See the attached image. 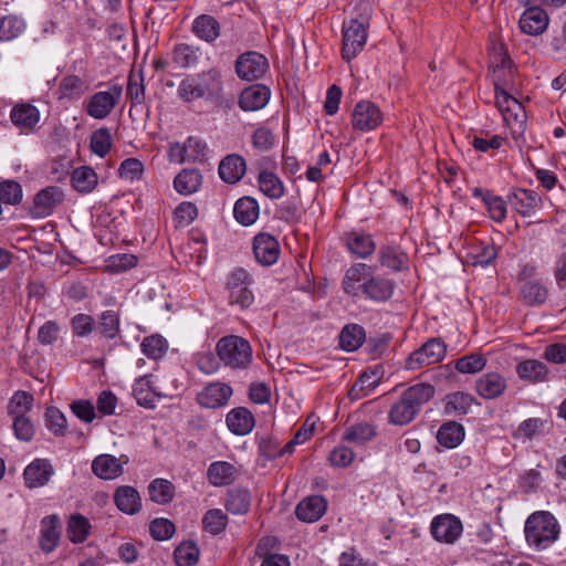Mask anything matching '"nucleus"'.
I'll list each match as a JSON object with an SVG mask.
<instances>
[{"mask_svg": "<svg viewBox=\"0 0 566 566\" xmlns=\"http://www.w3.org/2000/svg\"><path fill=\"white\" fill-rule=\"evenodd\" d=\"M376 433L377 429L375 424L369 422H359L349 426L346 429L343 439L352 443L363 444L374 439Z\"/></svg>", "mask_w": 566, "mask_h": 566, "instance_id": "44", "label": "nucleus"}, {"mask_svg": "<svg viewBox=\"0 0 566 566\" xmlns=\"http://www.w3.org/2000/svg\"><path fill=\"white\" fill-rule=\"evenodd\" d=\"M13 430L19 440L30 441L34 436V427L25 415L14 416Z\"/></svg>", "mask_w": 566, "mask_h": 566, "instance_id": "64", "label": "nucleus"}, {"mask_svg": "<svg viewBox=\"0 0 566 566\" xmlns=\"http://www.w3.org/2000/svg\"><path fill=\"white\" fill-rule=\"evenodd\" d=\"M232 394L231 386L226 382L214 381L203 387L197 395L196 400L202 408L217 409L226 406Z\"/></svg>", "mask_w": 566, "mask_h": 566, "instance_id": "12", "label": "nucleus"}, {"mask_svg": "<svg viewBox=\"0 0 566 566\" xmlns=\"http://www.w3.org/2000/svg\"><path fill=\"white\" fill-rule=\"evenodd\" d=\"M133 394L139 406L154 408L156 402V392L151 387V380L148 376L138 378L133 386Z\"/></svg>", "mask_w": 566, "mask_h": 566, "instance_id": "46", "label": "nucleus"}, {"mask_svg": "<svg viewBox=\"0 0 566 566\" xmlns=\"http://www.w3.org/2000/svg\"><path fill=\"white\" fill-rule=\"evenodd\" d=\"M446 353L447 346L441 338H430L408 356L405 361V368L416 370L440 363L444 358Z\"/></svg>", "mask_w": 566, "mask_h": 566, "instance_id": "5", "label": "nucleus"}, {"mask_svg": "<svg viewBox=\"0 0 566 566\" xmlns=\"http://www.w3.org/2000/svg\"><path fill=\"white\" fill-rule=\"evenodd\" d=\"M384 120L382 112L370 101L358 102L353 111V127L360 132L376 129Z\"/></svg>", "mask_w": 566, "mask_h": 566, "instance_id": "9", "label": "nucleus"}, {"mask_svg": "<svg viewBox=\"0 0 566 566\" xmlns=\"http://www.w3.org/2000/svg\"><path fill=\"white\" fill-rule=\"evenodd\" d=\"M506 387L505 378L496 371L483 374L475 381V390L484 399L499 398Z\"/></svg>", "mask_w": 566, "mask_h": 566, "instance_id": "16", "label": "nucleus"}, {"mask_svg": "<svg viewBox=\"0 0 566 566\" xmlns=\"http://www.w3.org/2000/svg\"><path fill=\"white\" fill-rule=\"evenodd\" d=\"M491 65L493 66L494 82L499 76H506L507 82L513 78V62L503 50L502 45L494 48L490 56Z\"/></svg>", "mask_w": 566, "mask_h": 566, "instance_id": "40", "label": "nucleus"}, {"mask_svg": "<svg viewBox=\"0 0 566 566\" xmlns=\"http://www.w3.org/2000/svg\"><path fill=\"white\" fill-rule=\"evenodd\" d=\"M431 534L438 542L453 544L462 534L460 518L452 514L436 516L431 522Z\"/></svg>", "mask_w": 566, "mask_h": 566, "instance_id": "11", "label": "nucleus"}, {"mask_svg": "<svg viewBox=\"0 0 566 566\" xmlns=\"http://www.w3.org/2000/svg\"><path fill=\"white\" fill-rule=\"evenodd\" d=\"M175 524L164 517L155 518L149 524V533L156 541H167L175 534Z\"/></svg>", "mask_w": 566, "mask_h": 566, "instance_id": "60", "label": "nucleus"}, {"mask_svg": "<svg viewBox=\"0 0 566 566\" xmlns=\"http://www.w3.org/2000/svg\"><path fill=\"white\" fill-rule=\"evenodd\" d=\"M251 506V493L241 488H233L228 491L226 499V509L235 515H243L249 512Z\"/></svg>", "mask_w": 566, "mask_h": 566, "instance_id": "35", "label": "nucleus"}, {"mask_svg": "<svg viewBox=\"0 0 566 566\" xmlns=\"http://www.w3.org/2000/svg\"><path fill=\"white\" fill-rule=\"evenodd\" d=\"M198 48L187 43H179L176 44L172 50V61L179 67H191L198 63Z\"/></svg>", "mask_w": 566, "mask_h": 566, "instance_id": "47", "label": "nucleus"}, {"mask_svg": "<svg viewBox=\"0 0 566 566\" xmlns=\"http://www.w3.org/2000/svg\"><path fill=\"white\" fill-rule=\"evenodd\" d=\"M475 401L470 394L455 391L446 397L444 411L448 415L463 416L467 415Z\"/></svg>", "mask_w": 566, "mask_h": 566, "instance_id": "39", "label": "nucleus"}, {"mask_svg": "<svg viewBox=\"0 0 566 566\" xmlns=\"http://www.w3.org/2000/svg\"><path fill=\"white\" fill-rule=\"evenodd\" d=\"M57 522L56 515L48 516L42 521L40 545L45 553L54 551L59 543L60 533L57 531Z\"/></svg>", "mask_w": 566, "mask_h": 566, "instance_id": "38", "label": "nucleus"}, {"mask_svg": "<svg viewBox=\"0 0 566 566\" xmlns=\"http://www.w3.org/2000/svg\"><path fill=\"white\" fill-rule=\"evenodd\" d=\"M123 88L120 85L115 84L107 92H97L88 99L85 111L95 119L106 118L122 97Z\"/></svg>", "mask_w": 566, "mask_h": 566, "instance_id": "7", "label": "nucleus"}, {"mask_svg": "<svg viewBox=\"0 0 566 566\" xmlns=\"http://www.w3.org/2000/svg\"><path fill=\"white\" fill-rule=\"evenodd\" d=\"M202 184V176L197 169L185 168L174 179V188L184 196L196 192Z\"/></svg>", "mask_w": 566, "mask_h": 566, "instance_id": "31", "label": "nucleus"}, {"mask_svg": "<svg viewBox=\"0 0 566 566\" xmlns=\"http://www.w3.org/2000/svg\"><path fill=\"white\" fill-rule=\"evenodd\" d=\"M226 422L229 430L237 436L250 433L255 424L254 416L244 407H238L229 411Z\"/></svg>", "mask_w": 566, "mask_h": 566, "instance_id": "21", "label": "nucleus"}, {"mask_svg": "<svg viewBox=\"0 0 566 566\" xmlns=\"http://www.w3.org/2000/svg\"><path fill=\"white\" fill-rule=\"evenodd\" d=\"M436 394V388L427 382L416 384L407 388L399 400L391 405L388 411V422L394 426H406L420 412L423 405Z\"/></svg>", "mask_w": 566, "mask_h": 566, "instance_id": "1", "label": "nucleus"}, {"mask_svg": "<svg viewBox=\"0 0 566 566\" xmlns=\"http://www.w3.org/2000/svg\"><path fill=\"white\" fill-rule=\"evenodd\" d=\"M521 300L528 306L543 305L548 297V289L537 280H528L521 284Z\"/></svg>", "mask_w": 566, "mask_h": 566, "instance_id": "28", "label": "nucleus"}, {"mask_svg": "<svg viewBox=\"0 0 566 566\" xmlns=\"http://www.w3.org/2000/svg\"><path fill=\"white\" fill-rule=\"evenodd\" d=\"M167 349V342L159 335H151L144 338L142 343L143 353L153 359L160 358Z\"/></svg>", "mask_w": 566, "mask_h": 566, "instance_id": "59", "label": "nucleus"}, {"mask_svg": "<svg viewBox=\"0 0 566 566\" xmlns=\"http://www.w3.org/2000/svg\"><path fill=\"white\" fill-rule=\"evenodd\" d=\"M71 180L78 192L88 193L97 185V175L91 167L82 166L73 170Z\"/></svg>", "mask_w": 566, "mask_h": 566, "instance_id": "42", "label": "nucleus"}, {"mask_svg": "<svg viewBox=\"0 0 566 566\" xmlns=\"http://www.w3.org/2000/svg\"><path fill=\"white\" fill-rule=\"evenodd\" d=\"M379 380L380 377L377 371H364L352 386L348 392L349 398L353 400H358L368 396L378 386Z\"/></svg>", "mask_w": 566, "mask_h": 566, "instance_id": "37", "label": "nucleus"}, {"mask_svg": "<svg viewBox=\"0 0 566 566\" xmlns=\"http://www.w3.org/2000/svg\"><path fill=\"white\" fill-rule=\"evenodd\" d=\"M174 555L178 566H193L199 558V548L193 542H182L176 547Z\"/></svg>", "mask_w": 566, "mask_h": 566, "instance_id": "54", "label": "nucleus"}, {"mask_svg": "<svg viewBox=\"0 0 566 566\" xmlns=\"http://www.w3.org/2000/svg\"><path fill=\"white\" fill-rule=\"evenodd\" d=\"M235 220L243 226H251L259 217V205L251 197L239 199L233 208Z\"/></svg>", "mask_w": 566, "mask_h": 566, "instance_id": "36", "label": "nucleus"}, {"mask_svg": "<svg viewBox=\"0 0 566 566\" xmlns=\"http://www.w3.org/2000/svg\"><path fill=\"white\" fill-rule=\"evenodd\" d=\"M326 509L327 503L323 496L312 495L296 505L295 515L302 522L313 523L324 515Z\"/></svg>", "mask_w": 566, "mask_h": 566, "instance_id": "19", "label": "nucleus"}, {"mask_svg": "<svg viewBox=\"0 0 566 566\" xmlns=\"http://www.w3.org/2000/svg\"><path fill=\"white\" fill-rule=\"evenodd\" d=\"M392 281L381 276H369V279L359 286L363 293L376 302L388 301L394 293Z\"/></svg>", "mask_w": 566, "mask_h": 566, "instance_id": "22", "label": "nucleus"}, {"mask_svg": "<svg viewBox=\"0 0 566 566\" xmlns=\"http://www.w3.org/2000/svg\"><path fill=\"white\" fill-rule=\"evenodd\" d=\"M63 200L64 192L60 187H45L34 196L30 213L33 218L49 217Z\"/></svg>", "mask_w": 566, "mask_h": 566, "instance_id": "10", "label": "nucleus"}, {"mask_svg": "<svg viewBox=\"0 0 566 566\" xmlns=\"http://www.w3.org/2000/svg\"><path fill=\"white\" fill-rule=\"evenodd\" d=\"M464 439V428L455 421L443 423L437 433L438 442L448 449L458 447Z\"/></svg>", "mask_w": 566, "mask_h": 566, "instance_id": "33", "label": "nucleus"}, {"mask_svg": "<svg viewBox=\"0 0 566 566\" xmlns=\"http://www.w3.org/2000/svg\"><path fill=\"white\" fill-rule=\"evenodd\" d=\"M245 171V160L235 154L226 156L219 165V176L227 184H237Z\"/></svg>", "mask_w": 566, "mask_h": 566, "instance_id": "23", "label": "nucleus"}, {"mask_svg": "<svg viewBox=\"0 0 566 566\" xmlns=\"http://www.w3.org/2000/svg\"><path fill=\"white\" fill-rule=\"evenodd\" d=\"M84 83L77 75H67L59 84V98H74L83 93Z\"/></svg>", "mask_w": 566, "mask_h": 566, "instance_id": "57", "label": "nucleus"}, {"mask_svg": "<svg viewBox=\"0 0 566 566\" xmlns=\"http://www.w3.org/2000/svg\"><path fill=\"white\" fill-rule=\"evenodd\" d=\"M511 207L523 217L531 216L542 205L541 196L523 188L515 189L507 196Z\"/></svg>", "mask_w": 566, "mask_h": 566, "instance_id": "14", "label": "nucleus"}, {"mask_svg": "<svg viewBox=\"0 0 566 566\" xmlns=\"http://www.w3.org/2000/svg\"><path fill=\"white\" fill-rule=\"evenodd\" d=\"M235 469L226 461L212 462L207 471L209 482L214 486L231 484L234 480Z\"/></svg>", "mask_w": 566, "mask_h": 566, "instance_id": "34", "label": "nucleus"}, {"mask_svg": "<svg viewBox=\"0 0 566 566\" xmlns=\"http://www.w3.org/2000/svg\"><path fill=\"white\" fill-rule=\"evenodd\" d=\"M280 244L275 237L269 233H259L253 240L255 260L262 265L274 264L280 256Z\"/></svg>", "mask_w": 566, "mask_h": 566, "instance_id": "13", "label": "nucleus"}, {"mask_svg": "<svg viewBox=\"0 0 566 566\" xmlns=\"http://www.w3.org/2000/svg\"><path fill=\"white\" fill-rule=\"evenodd\" d=\"M149 497L158 504L169 503L175 493L172 483L165 479H155L148 486Z\"/></svg>", "mask_w": 566, "mask_h": 566, "instance_id": "48", "label": "nucleus"}, {"mask_svg": "<svg viewBox=\"0 0 566 566\" xmlns=\"http://www.w3.org/2000/svg\"><path fill=\"white\" fill-rule=\"evenodd\" d=\"M12 123L21 130H32L40 120V112L31 104L15 105L10 113Z\"/></svg>", "mask_w": 566, "mask_h": 566, "instance_id": "27", "label": "nucleus"}, {"mask_svg": "<svg viewBox=\"0 0 566 566\" xmlns=\"http://www.w3.org/2000/svg\"><path fill=\"white\" fill-rule=\"evenodd\" d=\"M516 374L522 380L532 384L544 382L548 380L549 370L547 366L536 359H525L516 366Z\"/></svg>", "mask_w": 566, "mask_h": 566, "instance_id": "26", "label": "nucleus"}, {"mask_svg": "<svg viewBox=\"0 0 566 566\" xmlns=\"http://www.w3.org/2000/svg\"><path fill=\"white\" fill-rule=\"evenodd\" d=\"M127 95L132 101V104H142L145 99V85L143 71L133 70L128 76L127 83Z\"/></svg>", "mask_w": 566, "mask_h": 566, "instance_id": "52", "label": "nucleus"}, {"mask_svg": "<svg viewBox=\"0 0 566 566\" xmlns=\"http://www.w3.org/2000/svg\"><path fill=\"white\" fill-rule=\"evenodd\" d=\"M260 190L271 199H280L284 196L282 180L271 171H262L258 177Z\"/></svg>", "mask_w": 566, "mask_h": 566, "instance_id": "45", "label": "nucleus"}, {"mask_svg": "<svg viewBox=\"0 0 566 566\" xmlns=\"http://www.w3.org/2000/svg\"><path fill=\"white\" fill-rule=\"evenodd\" d=\"M234 66L239 78L250 82L261 78L266 73L269 62L263 54L248 51L238 56Z\"/></svg>", "mask_w": 566, "mask_h": 566, "instance_id": "8", "label": "nucleus"}, {"mask_svg": "<svg viewBox=\"0 0 566 566\" xmlns=\"http://www.w3.org/2000/svg\"><path fill=\"white\" fill-rule=\"evenodd\" d=\"M223 81L221 72L211 69L186 76L179 84L177 93L185 102L195 99L216 101L221 97Z\"/></svg>", "mask_w": 566, "mask_h": 566, "instance_id": "2", "label": "nucleus"}, {"mask_svg": "<svg viewBox=\"0 0 566 566\" xmlns=\"http://www.w3.org/2000/svg\"><path fill=\"white\" fill-rule=\"evenodd\" d=\"M24 28V21L17 15L0 18V41H10L19 36Z\"/></svg>", "mask_w": 566, "mask_h": 566, "instance_id": "51", "label": "nucleus"}, {"mask_svg": "<svg viewBox=\"0 0 566 566\" xmlns=\"http://www.w3.org/2000/svg\"><path fill=\"white\" fill-rule=\"evenodd\" d=\"M112 145V134L107 127L96 129L91 136V149L95 155L102 158L109 153Z\"/></svg>", "mask_w": 566, "mask_h": 566, "instance_id": "50", "label": "nucleus"}, {"mask_svg": "<svg viewBox=\"0 0 566 566\" xmlns=\"http://www.w3.org/2000/svg\"><path fill=\"white\" fill-rule=\"evenodd\" d=\"M216 353L220 361L231 369H247L252 363L250 343L238 335L221 337L216 345Z\"/></svg>", "mask_w": 566, "mask_h": 566, "instance_id": "4", "label": "nucleus"}, {"mask_svg": "<svg viewBox=\"0 0 566 566\" xmlns=\"http://www.w3.org/2000/svg\"><path fill=\"white\" fill-rule=\"evenodd\" d=\"M367 41V30L364 22L350 19L343 23L342 56L347 62L352 61L363 51Z\"/></svg>", "mask_w": 566, "mask_h": 566, "instance_id": "6", "label": "nucleus"}, {"mask_svg": "<svg viewBox=\"0 0 566 566\" xmlns=\"http://www.w3.org/2000/svg\"><path fill=\"white\" fill-rule=\"evenodd\" d=\"M507 77L499 76V80L494 82L495 91V104L499 111L503 114L505 120L510 123L512 116V105L522 111V105L517 99L511 96L502 86L507 85Z\"/></svg>", "mask_w": 566, "mask_h": 566, "instance_id": "29", "label": "nucleus"}, {"mask_svg": "<svg viewBox=\"0 0 566 566\" xmlns=\"http://www.w3.org/2000/svg\"><path fill=\"white\" fill-rule=\"evenodd\" d=\"M119 314L108 310L102 313L98 332L106 338H115L119 333Z\"/></svg>", "mask_w": 566, "mask_h": 566, "instance_id": "55", "label": "nucleus"}, {"mask_svg": "<svg viewBox=\"0 0 566 566\" xmlns=\"http://www.w3.org/2000/svg\"><path fill=\"white\" fill-rule=\"evenodd\" d=\"M346 245L348 250L357 258H368L376 249V244L370 234L350 232L346 234Z\"/></svg>", "mask_w": 566, "mask_h": 566, "instance_id": "32", "label": "nucleus"}, {"mask_svg": "<svg viewBox=\"0 0 566 566\" xmlns=\"http://www.w3.org/2000/svg\"><path fill=\"white\" fill-rule=\"evenodd\" d=\"M486 365V359L480 354H471L455 360L454 367L461 374H475Z\"/></svg>", "mask_w": 566, "mask_h": 566, "instance_id": "56", "label": "nucleus"}, {"mask_svg": "<svg viewBox=\"0 0 566 566\" xmlns=\"http://www.w3.org/2000/svg\"><path fill=\"white\" fill-rule=\"evenodd\" d=\"M365 340V329L357 324L346 325L339 335V345L347 352L358 349Z\"/></svg>", "mask_w": 566, "mask_h": 566, "instance_id": "43", "label": "nucleus"}, {"mask_svg": "<svg viewBox=\"0 0 566 566\" xmlns=\"http://www.w3.org/2000/svg\"><path fill=\"white\" fill-rule=\"evenodd\" d=\"M370 276V266L365 263L352 265L343 279L342 285L346 294L356 295L358 287L356 284Z\"/></svg>", "mask_w": 566, "mask_h": 566, "instance_id": "41", "label": "nucleus"}, {"mask_svg": "<svg viewBox=\"0 0 566 566\" xmlns=\"http://www.w3.org/2000/svg\"><path fill=\"white\" fill-rule=\"evenodd\" d=\"M144 172V164L137 158H127L122 161L118 174L123 179L139 180Z\"/></svg>", "mask_w": 566, "mask_h": 566, "instance_id": "61", "label": "nucleus"}, {"mask_svg": "<svg viewBox=\"0 0 566 566\" xmlns=\"http://www.w3.org/2000/svg\"><path fill=\"white\" fill-rule=\"evenodd\" d=\"M202 524L207 532L218 535L224 531L228 524V516L220 509H212L203 515Z\"/></svg>", "mask_w": 566, "mask_h": 566, "instance_id": "53", "label": "nucleus"}, {"mask_svg": "<svg viewBox=\"0 0 566 566\" xmlns=\"http://www.w3.org/2000/svg\"><path fill=\"white\" fill-rule=\"evenodd\" d=\"M114 501L119 511L129 515L136 514L142 509V499L138 491L129 485L117 488Z\"/></svg>", "mask_w": 566, "mask_h": 566, "instance_id": "24", "label": "nucleus"}, {"mask_svg": "<svg viewBox=\"0 0 566 566\" xmlns=\"http://www.w3.org/2000/svg\"><path fill=\"white\" fill-rule=\"evenodd\" d=\"M22 200V187L14 180L0 182V205H18Z\"/></svg>", "mask_w": 566, "mask_h": 566, "instance_id": "58", "label": "nucleus"}, {"mask_svg": "<svg viewBox=\"0 0 566 566\" xmlns=\"http://www.w3.org/2000/svg\"><path fill=\"white\" fill-rule=\"evenodd\" d=\"M45 422L55 436H63L66 429V418L57 408H49L45 412Z\"/></svg>", "mask_w": 566, "mask_h": 566, "instance_id": "62", "label": "nucleus"}, {"mask_svg": "<svg viewBox=\"0 0 566 566\" xmlns=\"http://www.w3.org/2000/svg\"><path fill=\"white\" fill-rule=\"evenodd\" d=\"M53 473V467L46 459H35L24 469L25 485L30 489L43 486Z\"/></svg>", "mask_w": 566, "mask_h": 566, "instance_id": "17", "label": "nucleus"}, {"mask_svg": "<svg viewBox=\"0 0 566 566\" xmlns=\"http://www.w3.org/2000/svg\"><path fill=\"white\" fill-rule=\"evenodd\" d=\"M91 531V524L86 517L72 515L67 525V537L72 543H83Z\"/></svg>", "mask_w": 566, "mask_h": 566, "instance_id": "49", "label": "nucleus"}, {"mask_svg": "<svg viewBox=\"0 0 566 566\" xmlns=\"http://www.w3.org/2000/svg\"><path fill=\"white\" fill-rule=\"evenodd\" d=\"M524 532L527 544L534 549L542 551L557 541L559 524L552 513L538 511L528 516Z\"/></svg>", "mask_w": 566, "mask_h": 566, "instance_id": "3", "label": "nucleus"}, {"mask_svg": "<svg viewBox=\"0 0 566 566\" xmlns=\"http://www.w3.org/2000/svg\"><path fill=\"white\" fill-rule=\"evenodd\" d=\"M379 262L391 271H402L408 265V255L397 245H382L379 249Z\"/></svg>", "mask_w": 566, "mask_h": 566, "instance_id": "30", "label": "nucleus"}, {"mask_svg": "<svg viewBox=\"0 0 566 566\" xmlns=\"http://www.w3.org/2000/svg\"><path fill=\"white\" fill-rule=\"evenodd\" d=\"M33 403V397L27 391H18L13 395L10 405L9 411L11 415H24L28 410L31 409Z\"/></svg>", "mask_w": 566, "mask_h": 566, "instance_id": "63", "label": "nucleus"}, {"mask_svg": "<svg viewBox=\"0 0 566 566\" xmlns=\"http://www.w3.org/2000/svg\"><path fill=\"white\" fill-rule=\"evenodd\" d=\"M124 463L112 454H99L92 462V471L99 479L114 480L123 474Z\"/></svg>", "mask_w": 566, "mask_h": 566, "instance_id": "20", "label": "nucleus"}, {"mask_svg": "<svg viewBox=\"0 0 566 566\" xmlns=\"http://www.w3.org/2000/svg\"><path fill=\"white\" fill-rule=\"evenodd\" d=\"M220 23L210 14L198 15L191 27L193 34L208 43L214 42L220 35Z\"/></svg>", "mask_w": 566, "mask_h": 566, "instance_id": "25", "label": "nucleus"}, {"mask_svg": "<svg viewBox=\"0 0 566 566\" xmlns=\"http://www.w3.org/2000/svg\"><path fill=\"white\" fill-rule=\"evenodd\" d=\"M548 15L545 10L539 7H531L526 9L518 21L522 32L530 35H539L548 27Z\"/></svg>", "mask_w": 566, "mask_h": 566, "instance_id": "18", "label": "nucleus"}, {"mask_svg": "<svg viewBox=\"0 0 566 566\" xmlns=\"http://www.w3.org/2000/svg\"><path fill=\"white\" fill-rule=\"evenodd\" d=\"M271 97V91L265 85L254 84L244 88L239 97V106L245 112L262 109Z\"/></svg>", "mask_w": 566, "mask_h": 566, "instance_id": "15", "label": "nucleus"}]
</instances>
